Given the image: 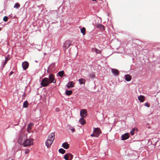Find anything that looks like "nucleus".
<instances>
[{"mask_svg": "<svg viewBox=\"0 0 160 160\" xmlns=\"http://www.w3.org/2000/svg\"><path fill=\"white\" fill-rule=\"evenodd\" d=\"M90 136L91 137H96V135L94 133V134L93 133L92 134H91L90 135Z\"/></svg>", "mask_w": 160, "mask_h": 160, "instance_id": "nucleus-37", "label": "nucleus"}, {"mask_svg": "<svg viewBox=\"0 0 160 160\" xmlns=\"http://www.w3.org/2000/svg\"><path fill=\"white\" fill-rule=\"evenodd\" d=\"M58 152L62 154H64L65 153V150L62 148H61L58 150Z\"/></svg>", "mask_w": 160, "mask_h": 160, "instance_id": "nucleus-25", "label": "nucleus"}, {"mask_svg": "<svg viewBox=\"0 0 160 160\" xmlns=\"http://www.w3.org/2000/svg\"><path fill=\"white\" fill-rule=\"evenodd\" d=\"M148 128H150V127H148Z\"/></svg>", "mask_w": 160, "mask_h": 160, "instance_id": "nucleus-44", "label": "nucleus"}, {"mask_svg": "<svg viewBox=\"0 0 160 160\" xmlns=\"http://www.w3.org/2000/svg\"><path fill=\"white\" fill-rule=\"evenodd\" d=\"M53 142L52 140H47L45 142V144L48 148H49Z\"/></svg>", "mask_w": 160, "mask_h": 160, "instance_id": "nucleus-13", "label": "nucleus"}, {"mask_svg": "<svg viewBox=\"0 0 160 160\" xmlns=\"http://www.w3.org/2000/svg\"><path fill=\"white\" fill-rule=\"evenodd\" d=\"M44 55H45V54H46V53H44Z\"/></svg>", "mask_w": 160, "mask_h": 160, "instance_id": "nucleus-50", "label": "nucleus"}, {"mask_svg": "<svg viewBox=\"0 0 160 160\" xmlns=\"http://www.w3.org/2000/svg\"><path fill=\"white\" fill-rule=\"evenodd\" d=\"M48 80L50 83H55L56 80H55L53 75L52 74H51L49 76Z\"/></svg>", "mask_w": 160, "mask_h": 160, "instance_id": "nucleus-4", "label": "nucleus"}, {"mask_svg": "<svg viewBox=\"0 0 160 160\" xmlns=\"http://www.w3.org/2000/svg\"><path fill=\"white\" fill-rule=\"evenodd\" d=\"M79 121L82 125H84L86 122L85 120L83 119V118H81L79 119Z\"/></svg>", "mask_w": 160, "mask_h": 160, "instance_id": "nucleus-20", "label": "nucleus"}, {"mask_svg": "<svg viewBox=\"0 0 160 160\" xmlns=\"http://www.w3.org/2000/svg\"><path fill=\"white\" fill-rule=\"evenodd\" d=\"M72 91L71 90H66L65 92L66 94L68 96H69L71 95L72 93Z\"/></svg>", "mask_w": 160, "mask_h": 160, "instance_id": "nucleus-24", "label": "nucleus"}, {"mask_svg": "<svg viewBox=\"0 0 160 160\" xmlns=\"http://www.w3.org/2000/svg\"><path fill=\"white\" fill-rule=\"evenodd\" d=\"M10 59V58L9 57H5V62H7Z\"/></svg>", "mask_w": 160, "mask_h": 160, "instance_id": "nucleus-34", "label": "nucleus"}, {"mask_svg": "<svg viewBox=\"0 0 160 160\" xmlns=\"http://www.w3.org/2000/svg\"><path fill=\"white\" fill-rule=\"evenodd\" d=\"M29 150L28 149H27L25 150V154H28L29 152Z\"/></svg>", "mask_w": 160, "mask_h": 160, "instance_id": "nucleus-35", "label": "nucleus"}, {"mask_svg": "<svg viewBox=\"0 0 160 160\" xmlns=\"http://www.w3.org/2000/svg\"><path fill=\"white\" fill-rule=\"evenodd\" d=\"M81 32L82 33V34L84 35L86 34V29L84 27H82L81 29Z\"/></svg>", "mask_w": 160, "mask_h": 160, "instance_id": "nucleus-23", "label": "nucleus"}, {"mask_svg": "<svg viewBox=\"0 0 160 160\" xmlns=\"http://www.w3.org/2000/svg\"><path fill=\"white\" fill-rule=\"evenodd\" d=\"M49 70H49V67H48V69L47 71V72L48 73H49Z\"/></svg>", "mask_w": 160, "mask_h": 160, "instance_id": "nucleus-40", "label": "nucleus"}, {"mask_svg": "<svg viewBox=\"0 0 160 160\" xmlns=\"http://www.w3.org/2000/svg\"><path fill=\"white\" fill-rule=\"evenodd\" d=\"M29 63L27 61H24L22 63V67L24 70H26L28 68Z\"/></svg>", "mask_w": 160, "mask_h": 160, "instance_id": "nucleus-9", "label": "nucleus"}, {"mask_svg": "<svg viewBox=\"0 0 160 160\" xmlns=\"http://www.w3.org/2000/svg\"><path fill=\"white\" fill-rule=\"evenodd\" d=\"M68 154L69 158H70V159H69V160H71L73 158V155L72 154L70 153H68Z\"/></svg>", "mask_w": 160, "mask_h": 160, "instance_id": "nucleus-30", "label": "nucleus"}, {"mask_svg": "<svg viewBox=\"0 0 160 160\" xmlns=\"http://www.w3.org/2000/svg\"><path fill=\"white\" fill-rule=\"evenodd\" d=\"M99 28H100L101 29H102L103 30H104L105 27L104 26L102 25V24H100L99 25Z\"/></svg>", "mask_w": 160, "mask_h": 160, "instance_id": "nucleus-32", "label": "nucleus"}, {"mask_svg": "<svg viewBox=\"0 0 160 160\" xmlns=\"http://www.w3.org/2000/svg\"><path fill=\"white\" fill-rule=\"evenodd\" d=\"M50 83L48 78H44L42 79L40 84L42 87H46L48 86Z\"/></svg>", "mask_w": 160, "mask_h": 160, "instance_id": "nucleus-1", "label": "nucleus"}, {"mask_svg": "<svg viewBox=\"0 0 160 160\" xmlns=\"http://www.w3.org/2000/svg\"><path fill=\"white\" fill-rule=\"evenodd\" d=\"M80 115L81 118H85L87 116V112L86 110L83 109L80 110Z\"/></svg>", "mask_w": 160, "mask_h": 160, "instance_id": "nucleus-5", "label": "nucleus"}, {"mask_svg": "<svg viewBox=\"0 0 160 160\" xmlns=\"http://www.w3.org/2000/svg\"><path fill=\"white\" fill-rule=\"evenodd\" d=\"M33 125V124L32 123H29L27 126V132L30 133V132L29 131L28 129H31V127Z\"/></svg>", "mask_w": 160, "mask_h": 160, "instance_id": "nucleus-18", "label": "nucleus"}, {"mask_svg": "<svg viewBox=\"0 0 160 160\" xmlns=\"http://www.w3.org/2000/svg\"><path fill=\"white\" fill-rule=\"evenodd\" d=\"M70 129L72 132H74L75 131V129L74 128Z\"/></svg>", "mask_w": 160, "mask_h": 160, "instance_id": "nucleus-38", "label": "nucleus"}, {"mask_svg": "<svg viewBox=\"0 0 160 160\" xmlns=\"http://www.w3.org/2000/svg\"><path fill=\"white\" fill-rule=\"evenodd\" d=\"M138 100L141 102H142L144 101V97L143 96L140 95L138 97Z\"/></svg>", "mask_w": 160, "mask_h": 160, "instance_id": "nucleus-17", "label": "nucleus"}, {"mask_svg": "<svg viewBox=\"0 0 160 160\" xmlns=\"http://www.w3.org/2000/svg\"><path fill=\"white\" fill-rule=\"evenodd\" d=\"M10 160H13V159H11Z\"/></svg>", "mask_w": 160, "mask_h": 160, "instance_id": "nucleus-51", "label": "nucleus"}, {"mask_svg": "<svg viewBox=\"0 0 160 160\" xmlns=\"http://www.w3.org/2000/svg\"><path fill=\"white\" fill-rule=\"evenodd\" d=\"M17 125V124H16V125H15L16 126Z\"/></svg>", "mask_w": 160, "mask_h": 160, "instance_id": "nucleus-52", "label": "nucleus"}, {"mask_svg": "<svg viewBox=\"0 0 160 160\" xmlns=\"http://www.w3.org/2000/svg\"><path fill=\"white\" fill-rule=\"evenodd\" d=\"M130 133L131 135H133L134 134V132L132 130H131Z\"/></svg>", "mask_w": 160, "mask_h": 160, "instance_id": "nucleus-36", "label": "nucleus"}, {"mask_svg": "<svg viewBox=\"0 0 160 160\" xmlns=\"http://www.w3.org/2000/svg\"><path fill=\"white\" fill-rule=\"evenodd\" d=\"M6 63H7V62H4V63L3 64V67L5 65V64H6Z\"/></svg>", "mask_w": 160, "mask_h": 160, "instance_id": "nucleus-42", "label": "nucleus"}, {"mask_svg": "<svg viewBox=\"0 0 160 160\" xmlns=\"http://www.w3.org/2000/svg\"><path fill=\"white\" fill-rule=\"evenodd\" d=\"M64 74V71L63 70L60 71L58 72L57 75H58L60 77H62Z\"/></svg>", "mask_w": 160, "mask_h": 160, "instance_id": "nucleus-21", "label": "nucleus"}, {"mask_svg": "<svg viewBox=\"0 0 160 160\" xmlns=\"http://www.w3.org/2000/svg\"><path fill=\"white\" fill-rule=\"evenodd\" d=\"M20 6L19 3L17 2L15 4L14 6V8L18 9L20 8Z\"/></svg>", "mask_w": 160, "mask_h": 160, "instance_id": "nucleus-26", "label": "nucleus"}, {"mask_svg": "<svg viewBox=\"0 0 160 160\" xmlns=\"http://www.w3.org/2000/svg\"><path fill=\"white\" fill-rule=\"evenodd\" d=\"M1 28H0V31L1 30Z\"/></svg>", "mask_w": 160, "mask_h": 160, "instance_id": "nucleus-47", "label": "nucleus"}, {"mask_svg": "<svg viewBox=\"0 0 160 160\" xmlns=\"http://www.w3.org/2000/svg\"><path fill=\"white\" fill-rule=\"evenodd\" d=\"M54 137L55 134L54 132H52L49 135L48 140H52L53 142L54 140Z\"/></svg>", "mask_w": 160, "mask_h": 160, "instance_id": "nucleus-12", "label": "nucleus"}, {"mask_svg": "<svg viewBox=\"0 0 160 160\" xmlns=\"http://www.w3.org/2000/svg\"><path fill=\"white\" fill-rule=\"evenodd\" d=\"M28 3V2H26L25 4V5L26 4Z\"/></svg>", "mask_w": 160, "mask_h": 160, "instance_id": "nucleus-45", "label": "nucleus"}, {"mask_svg": "<svg viewBox=\"0 0 160 160\" xmlns=\"http://www.w3.org/2000/svg\"><path fill=\"white\" fill-rule=\"evenodd\" d=\"M93 132L96 135V137H98L100 134L101 133V130L99 128H94Z\"/></svg>", "mask_w": 160, "mask_h": 160, "instance_id": "nucleus-3", "label": "nucleus"}, {"mask_svg": "<svg viewBox=\"0 0 160 160\" xmlns=\"http://www.w3.org/2000/svg\"><path fill=\"white\" fill-rule=\"evenodd\" d=\"M144 105L148 108L149 107L150 105L148 102H146L144 104Z\"/></svg>", "mask_w": 160, "mask_h": 160, "instance_id": "nucleus-33", "label": "nucleus"}, {"mask_svg": "<svg viewBox=\"0 0 160 160\" xmlns=\"http://www.w3.org/2000/svg\"><path fill=\"white\" fill-rule=\"evenodd\" d=\"M14 72L13 71H11L10 72V74H9V76H11V75H12L13 73Z\"/></svg>", "mask_w": 160, "mask_h": 160, "instance_id": "nucleus-39", "label": "nucleus"}, {"mask_svg": "<svg viewBox=\"0 0 160 160\" xmlns=\"http://www.w3.org/2000/svg\"><path fill=\"white\" fill-rule=\"evenodd\" d=\"M136 130V129L135 128H133L132 129V130H132V131H133V132H134V131H135V130Z\"/></svg>", "mask_w": 160, "mask_h": 160, "instance_id": "nucleus-41", "label": "nucleus"}, {"mask_svg": "<svg viewBox=\"0 0 160 160\" xmlns=\"http://www.w3.org/2000/svg\"><path fill=\"white\" fill-rule=\"evenodd\" d=\"M92 0V1H96V0Z\"/></svg>", "mask_w": 160, "mask_h": 160, "instance_id": "nucleus-46", "label": "nucleus"}, {"mask_svg": "<svg viewBox=\"0 0 160 160\" xmlns=\"http://www.w3.org/2000/svg\"><path fill=\"white\" fill-rule=\"evenodd\" d=\"M49 68V70L51 71H54L55 69V65L54 63L51 64L48 67Z\"/></svg>", "mask_w": 160, "mask_h": 160, "instance_id": "nucleus-14", "label": "nucleus"}, {"mask_svg": "<svg viewBox=\"0 0 160 160\" xmlns=\"http://www.w3.org/2000/svg\"><path fill=\"white\" fill-rule=\"evenodd\" d=\"M8 17L5 16L3 18V20L5 22H6L8 21Z\"/></svg>", "mask_w": 160, "mask_h": 160, "instance_id": "nucleus-31", "label": "nucleus"}, {"mask_svg": "<svg viewBox=\"0 0 160 160\" xmlns=\"http://www.w3.org/2000/svg\"><path fill=\"white\" fill-rule=\"evenodd\" d=\"M62 146L64 149H67L69 148V145L67 142H64L62 143Z\"/></svg>", "mask_w": 160, "mask_h": 160, "instance_id": "nucleus-16", "label": "nucleus"}, {"mask_svg": "<svg viewBox=\"0 0 160 160\" xmlns=\"http://www.w3.org/2000/svg\"><path fill=\"white\" fill-rule=\"evenodd\" d=\"M124 78L126 81L129 82L131 79V76L129 74H127L125 75Z\"/></svg>", "mask_w": 160, "mask_h": 160, "instance_id": "nucleus-15", "label": "nucleus"}, {"mask_svg": "<svg viewBox=\"0 0 160 160\" xmlns=\"http://www.w3.org/2000/svg\"><path fill=\"white\" fill-rule=\"evenodd\" d=\"M147 125H148V124H149V123H147Z\"/></svg>", "mask_w": 160, "mask_h": 160, "instance_id": "nucleus-48", "label": "nucleus"}, {"mask_svg": "<svg viewBox=\"0 0 160 160\" xmlns=\"http://www.w3.org/2000/svg\"><path fill=\"white\" fill-rule=\"evenodd\" d=\"M64 158L65 160H70L69 159L68 153H67L64 155Z\"/></svg>", "mask_w": 160, "mask_h": 160, "instance_id": "nucleus-27", "label": "nucleus"}, {"mask_svg": "<svg viewBox=\"0 0 160 160\" xmlns=\"http://www.w3.org/2000/svg\"><path fill=\"white\" fill-rule=\"evenodd\" d=\"M71 42L69 41H66L63 43V46L64 48V50H66L70 46Z\"/></svg>", "mask_w": 160, "mask_h": 160, "instance_id": "nucleus-7", "label": "nucleus"}, {"mask_svg": "<svg viewBox=\"0 0 160 160\" xmlns=\"http://www.w3.org/2000/svg\"><path fill=\"white\" fill-rule=\"evenodd\" d=\"M74 84L75 83L73 82L70 81L67 84L66 86L68 88H70L71 87H73Z\"/></svg>", "mask_w": 160, "mask_h": 160, "instance_id": "nucleus-11", "label": "nucleus"}, {"mask_svg": "<svg viewBox=\"0 0 160 160\" xmlns=\"http://www.w3.org/2000/svg\"><path fill=\"white\" fill-rule=\"evenodd\" d=\"M111 72L115 76L118 75L119 73V71L116 69L112 68Z\"/></svg>", "mask_w": 160, "mask_h": 160, "instance_id": "nucleus-10", "label": "nucleus"}, {"mask_svg": "<svg viewBox=\"0 0 160 160\" xmlns=\"http://www.w3.org/2000/svg\"><path fill=\"white\" fill-rule=\"evenodd\" d=\"M89 77L92 79H94L95 77V75L94 73L90 74L89 75Z\"/></svg>", "mask_w": 160, "mask_h": 160, "instance_id": "nucleus-28", "label": "nucleus"}, {"mask_svg": "<svg viewBox=\"0 0 160 160\" xmlns=\"http://www.w3.org/2000/svg\"><path fill=\"white\" fill-rule=\"evenodd\" d=\"M28 102L26 100L23 103V107L24 108H27L28 107Z\"/></svg>", "mask_w": 160, "mask_h": 160, "instance_id": "nucleus-22", "label": "nucleus"}, {"mask_svg": "<svg viewBox=\"0 0 160 160\" xmlns=\"http://www.w3.org/2000/svg\"><path fill=\"white\" fill-rule=\"evenodd\" d=\"M25 96H26V95H25V93H24L23 94L22 97H24Z\"/></svg>", "mask_w": 160, "mask_h": 160, "instance_id": "nucleus-43", "label": "nucleus"}, {"mask_svg": "<svg viewBox=\"0 0 160 160\" xmlns=\"http://www.w3.org/2000/svg\"><path fill=\"white\" fill-rule=\"evenodd\" d=\"M129 137V134L128 133H126L122 135L121 140L122 141L128 139Z\"/></svg>", "mask_w": 160, "mask_h": 160, "instance_id": "nucleus-6", "label": "nucleus"}, {"mask_svg": "<svg viewBox=\"0 0 160 160\" xmlns=\"http://www.w3.org/2000/svg\"><path fill=\"white\" fill-rule=\"evenodd\" d=\"M24 136L23 135L20 136L18 138V142L20 145H22L23 142L24 141Z\"/></svg>", "mask_w": 160, "mask_h": 160, "instance_id": "nucleus-8", "label": "nucleus"}, {"mask_svg": "<svg viewBox=\"0 0 160 160\" xmlns=\"http://www.w3.org/2000/svg\"><path fill=\"white\" fill-rule=\"evenodd\" d=\"M78 82L80 85L84 84L85 82V80L84 79L81 78L79 79Z\"/></svg>", "mask_w": 160, "mask_h": 160, "instance_id": "nucleus-19", "label": "nucleus"}, {"mask_svg": "<svg viewBox=\"0 0 160 160\" xmlns=\"http://www.w3.org/2000/svg\"><path fill=\"white\" fill-rule=\"evenodd\" d=\"M35 62H37V61H36H36H35Z\"/></svg>", "mask_w": 160, "mask_h": 160, "instance_id": "nucleus-49", "label": "nucleus"}, {"mask_svg": "<svg viewBox=\"0 0 160 160\" xmlns=\"http://www.w3.org/2000/svg\"><path fill=\"white\" fill-rule=\"evenodd\" d=\"M95 52L97 54L100 53L101 52V51L99 50L97 48H95Z\"/></svg>", "mask_w": 160, "mask_h": 160, "instance_id": "nucleus-29", "label": "nucleus"}, {"mask_svg": "<svg viewBox=\"0 0 160 160\" xmlns=\"http://www.w3.org/2000/svg\"><path fill=\"white\" fill-rule=\"evenodd\" d=\"M22 145L25 147L29 146L33 144V140L32 138H29L24 140L23 143Z\"/></svg>", "mask_w": 160, "mask_h": 160, "instance_id": "nucleus-2", "label": "nucleus"}]
</instances>
